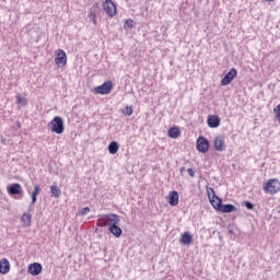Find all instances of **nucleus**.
Here are the masks:
<instances>
[{
  "label": "nucleus",
  "mask_w": 280,
  "mask_h": 280,
  "mask_svg": "<svg viewBox=\"0 0 280 280\" xmlns=\"http://www.w3.org/2000/svg\"><path fill=\"white\" fill-rule=\"evenodd\" d=\"M105 224H107L108 229H110L112 226H116L117 224H119V222H121L119 214L116 213L105 214Z\"/></svg>",
  "instance_id": "10"
},
{
  "label": "nucleus",
  "mask_w": 280,
  "mask_h": 280,
  "mask_svg": "<svg viewBox=\"0 0 280 280\" xmlns=\"http://www.w3.org/2000/svg\"><path fill=\"white\" fill-rule=\"evenodd\" d=\"M32 201H31V207H34L36 205V201L38 200V197H34L31 195Z\"/></svg>",
  "instance_id": "31"
},
{
  "label": "nucleus",
  "mask_w": 280,
  "mask_h": 280,
  "mask_svg": "<svg viewBox=\"0 0 280 280\" xmlns=\"http://www.w3.org/2000/svg\"><path fill=\"white\" fill-rule=\"evenodd\" d=\"M107 150L109 154H117V152H119V143L117 141H112L108 144Z\"/></svg>",
  "instance_id": "19"
},
{
  "label": "nucleus",
  "mask_w": 280,
  "mask_h": 280,
  "mask_svg": "<svg viewBox=\"0 0 280 280\" xmlns=\"http://www.w3.org/2000/svg\"><path fill=\"white\" fill-rule=\"evenodd\" d=\"M170 139H178L180 137V128L178 127H171L167 131Z\"/></svg>",
  "instance_id": "18"
},
{
  "label": "nucleus",
  "mask_w": 280,
  "mask_h": 280,
  "mask_svg": "<svg viewBox=\"0 0 280 280\" xmlns=\"http://www.w3.org/2000/svg\"><path fill=\"white\" fill-rule=\"evenodd\" d=\"M124 27L125 30H132V27H135V21H132L131 19L126 20L124 23Z\"/></svg>",
  "instance_id": "22"
},
{
  "label": "nucleus",
  "mask_w": 280,
  "mask_h": 280,
  "mask_svg": "<svg viewBox=\"0 0 280 280\" xmlns=\"http://www.w3.org/2000/svg\"><path fill=\"white\" fill-rule=\"evenodd\" d=\"M230 235H233V229L229 230Z\"/></svg>",
  "instance_id": "35"
},
{
  "label": "nucleus",
  "mask_w": 280,
  "mask_h": 280,
  "mask_svg": "<svg viewBox=\"0 0 280 280\" xmlns=\"http://www.w3.org/2000/svg\"><path fill=\"white\" fill-rule=\"evenodd\" d=\"M122 113H125V115H128V117H130L133 113L132 107L126 106V108H125V110H122Z\"/></svg>",
  "instance_id": "27"
},
{
  "label": "nucleus",
  "mask_w": 280,
  "mask_h": 280,
  "mask_svg": "<svg viewBox=\"0 0 280 280\" xmlns=\"http://www.w3.org/2000/svg\"><path fill=\"white\" fill-rule=\"evenodd\" d=\"M28 275H32V277H38L40 272H43V265L40 262H32L27 267Z\"/></svg>",
  "instance_id": "11"
},
{
  "label": "nucleus",
  "mask_w": 280,
  "mask_h": 280,
  "mask_svg": "<svg viewBox=\"0 0 280 280\" xmlns=\"http://www.w3.org/2000/svg\"><path fill=\"white\" fill-rule=\"evenodd\" d=\"M96 225H97V226H102V228L107 226V224H106V219H105V214L102 215V217L96 221Z\"/></svg>",
  "instance_id": "25"
},
{
  "label": "nucleus",
  "mask_w": 280,
  "mask_h": 280,
  "mask_svg": "<svg viewBox=\"0 0 280 280\" xmlns=\"http://www.w3.org/2000/svg\"><path fill=\"white\" fill-rule=\"evenodd\" d=\"M178 200H179V196H178V191L176 190H172L168 194V198H167V202L171 207H176L178 206Z\"/></svg>",
  "instance_id": "14"
},
{
  "label": "nucleus",
  "mask_w": 280,
  "mask_h": 280,
  "mask_svg": "<svg viewBox=\"0 0 280 280\" xmlns=\"http://www.w3.org/2000/svg\"><path fill=\"white\" fill-rule=\"evenodd\" d=\"M210 145L211 144L209 142V139L205 138V136H199L197 138L196 148L201 154H207L209 152Z\"/></svg>",
  "instance_id": "4"
},
{
  "label": "nucleus",
  "mask_w": 280,
  "mask_h": 280,
  "mask_svg": "<svg viewBox=\"0 0 280 280\" xmlns=\"http://www.w3.org/2000/svg\"><path fill=\"white\" fill-rule=\"evenodd\" d=\"M179 172H180V175L183 176V173L185 172V166H182V167L179 168Z\"/></svg>",
  "instance_id": "34"
},
{
  "label": "nucleus",
  "mask_w": 280,
  "mask_h": 280,
  "mask_svg": "<svg viewBox=\"0 0 280 280\" xmlns=\"http://www.w3.org/2000/svg\"><path fill=\"white\" fill-rule=\"evenodd\" d=\"M16 104H20L21 106H27V98L21 96V94H18Z\"/></svg>",
  "instance_id": "21"
},
{
  "label": "nucleus",
  "mask_w": 280,
  "mask_h": 280,
  "mask_svg": "<svg viewBox=\"0 0 280 280\" xmlns=\"http://www.w3.org/2000/svg\"><path fill=\"white\" fill-rule=\"evenodd\" d=\"M187 173L189 174V176H190L191 178H194V176H196V172L194 171V168H188V170H187Z\"/></svg>",
  "instance_id": "30"
},
{
  "label": "nucleus",
  "mask_w": 280,
  "mask_h": 280,
  "mask_svg": "<svg viewBox=\"0 0 280 280\" xmlns=\"http://www.w3.org/2000/svg\"><path fill=\"white\" fill-rule=\"evenodd\" d=\"M103 10L110 18L117 14V8L115 7V2H113V0H105V2H103Z\"/></svg>",
  "instance_id": "6"
},
{
  "label": "nucleus",
  "mask_w": 280,
  "mask_h": 280,
  "mask_svg": "<svg viewBox=\"0 0 280 280\" xmlns=\"http://www.w3.org/2000/svg\"><path fill=\"white\" fill-rule=\"evenodd\" d=\"M89 211H91V208L85 207V208H83V209L81 210L80 215H86V214L89 213Z\"/></svg>",
  "instance_id": "29"
},
{
  "label": "nucleus",
  "mask_w": 280,
  "mask_h": 280,
  "mask_svg": "<svg viewBox=\"0 0 280 280\" xmlns=\"http://www.w3.org/2000/svg\"><path fill=\"white\" fill-rule=\"evenodd\" d=\"M49 126L51 132H55V135H62L65 132V120L60 116H55L49 122Z\"/></svg>",
  "instance_id": "2"
},
{
  "label": "nucleus",
  "mask_w": 280,
  "mask_h": 280,
  "mask_svg": "<svg viewBox=\"0 0 280 280\" xmlns=\"http://www.w3.org/2000/svg\"><path fill=\"white\" fill-rule=\"evenodd\" d=\"M55 65H58V67H65L67 65V52L62 49H58L55 55Z\"/></svg>",
  "instance_id": "12"
},
{
  "label": "nucleus",
  "mask_w": 280,
  "mask_h": 280,
  "mask_svg": "<svg viewBox=\"0 0 280 280\" xmlns=\"http://www.w3.org/2000/svg\"><path fill=\"white\" fill-rule=\"evenodd\" d=\"M38 194H40V186L38 184H36L34 186V191L32 192L31 196L35 197V198H38Z\"/></svg>",
  "instance_id": "26"
},
{
  "label": "nucleus",
  "mask_w": 280,
  "mask_h": 280,
  "mask_svg": "<svg viewBox=\"0 0 280 280\" xmlns=\"http://www.w3.org/2000/svg\"><path fill=\"white\" fill-rule=\"evenodd\" d=\"M242 206L248 209V211H255V203L250 201H243Z\"/></svg>",
  "instance_id": "23"
},
{
  "label": "nucleus",
  "mask_w": 280,
  "mask_h": 280,
  "mask_svg": "<svg viewBox=\"0 0 280 280\" xmlns=\"http://www.w3.org/2000/svg\"><path fill=\"white\" fill-rule=\"evenodd\" d=\"M50 191L55 198H60V195L62 194V190H60V187H58L57 185L50 186Z\"/></svg>",
  "instance_id": "20"
},
{
  "label": "nucleus",
  "mask_w": 280,
  "mask_h": 280,
  "mask_svg": "<svg viewBox=\"0 0 280 280\" xmlns=\"http://www.w3.org/2000/svg\"><path fill=\"white\" fill-rule=\"evenodd\" d=\"M32 207H33L32 203H30L28 211H32Z\"/></svg>",
  "instance_id": "36"
},
{
  "label": "nucleus",
  "mask_w": 280,
  "mask_h": 280,
  "mask_svg": "<svg viewBox=\"0 0 280 280\" xmlns=\"http://www.w3.org/2000/svg\"><path fill=\"white\" fill-rule=\"evenodd\" d=\"M180 244L183 246H189L194 242V236H191V233L189 232H184L179 238Z\"/></svg>",
  "instance_id": "15"
},
{
  "label": "nucleus",
  "mask_w": 280,
  "mask_h": 280,
  "mask_svg": "<svg viewBox=\"0 0 280 280\" xmlns=\"http://www.w3.org/2000/svg\"><path fill=\"white\" fill-rule=\"evenodd\" d=\"M273 113H276L277 119L280 121V104L277 105Z\"/></svg>",
  "instance_id": "28"
},
{
  "label": "nucleus",
  "mask_w": 280,
  "mask_h": 280,
  "mask_svg": "<svg viewBox=\"0 0 280 280\" xmlns=\"http://www.w3.org/2000/svg\"><path fill=\"white\" fill-rule=\"evenodd\" d=\"M108 232L116 238H119L121 235H124V230H121L119 224L112 225L110 228H108Z\"/></svg>",
  "instance_id": "16"
},
{
  "label": "nucleus",
  "mask_w": 280,
  "mask_h": 280,
  "mask_svg": "<svg viewBox=\"0 0 280 280\" xmlns=\"http://www.w3.org/2000/svg\"><path fill=\"white\" fill-rule=\"evenodd\" d=\"M207 194L210 201V205L215 209V211H220L221 213H233L237 211V207L232 203H222V199L215 195V190L211 187H207Z\"/></svg>",
  "instance_id": "1"
},
{
  "label": "nucleus",
  "mask_w": 280,
  "mask_h": 280,
  "mask_svg": "<svg viewBox=\"0 0 280 280\" xmlns=\"http://www.w3.org/2000/svg\"><path fill=\"white\" fill-rule=\"evenodd\" d=\"M213 148L217 152H224L226 150V143L224 141V136L219 135L213 140Z\"/></svg>",
  "instance_id": "8"
},
{
  "label": "nucleus",
  "mask_w": 280,
  "mask_h": 280,
  "mask_svg": "<svg viewBox=\"0 0 280 280\" xmlns=\"http://www.w3.org/2000/svg\"><path fill=\"white\" fill-rule=\"evenodd\" d=\"M222 119L218 115H211L207 119V124L209 128H220Z\"/></svg>",
  "instance_id": "13"
},
{
  "label": "nucleus",
  "mask_w": 280,
  "mask_h": 280,
  "mask_svg": "<svg viewBox=\"0 0 280 280\" xmlns=\"http://www.w3.org/2000/svg\"><path fill=\"white\" fill-rule=\"evenodd\" d=\"M93 16H95V11L92 10L89 14V19H93Z\"/></svg>",
  "instance_id": "33"
},
{
  "label": "nucleus",
  "mask_w": 280,
  "mask_h": 280,
  "mask_svg": "<svg viewBox=\"0 0 280 280\" xmlns=\"http://www.w3.org/2000/svg\"><path fill=\"white\" fill-rule=\"evenodd\" d=\"M266 1H269V2H271V1H275V0H266Z\"/></svg>",
  "instance_id": "38"
},
{
  "label": "nucleus",
  "mask_w": 280,
  "mask_h": 280,
  "mask_svg": "<svg viewBox=\"0 0 280 280\" xmlns=\"http://www.w3.org/2000/svg\"><path fill=\"white\" fill-rule=\"evenodd\" d=\"M264 189L266 191V194H278V191H280V182L277 178L273 179H269L266 182Z\"/></svg>",
  "instance_id": "3"
},
{
  "label": "nucleus",
  "mask_w": 280,
  "mask_h": 280,
  "mask_svg": "<svg viewBox=\"0 0 280 280\" xmlns=\"http://www.w3.org/2000/svg\"><path fill=\"white\" fill-rule=\"evenodd\" d=\"M22 222H27L28 224H32V214H30V212H24L22 214Z\"/></svg>",
  "instance_id": "24"
},
{
  "label": "nucleus",
  "mask_w": 280,
  "mask_h": 280,
  "mask_svg": "<svg viewBox=\"0 0 280 280\" xmlns=\"http://www.w3.org/2000/svg\"><path fill=\"white\" fill-rule=\"evenodd\" d=\"M91 21L94 25H97V18L96 15H94L93 18H91Z\"/></svg>",
  "instance_id": "32"
},
{
  "label": "nucleus",
  "mask_w": 280,
  "mask_h": 280,
  "mask_svg": "<svg viewBox=\"0 0 280 280\" xmlns=\"http://www.w3.org/2000/svg\"><path fill=\"white\" fill-rule=\"evenodd\" d=\"M10 272V261L7 258L0 260V275H8Z\"/></svg>",
  "instance_id": "17"
},
{
  "label": "nucleus",
  "mask_w": 280,
  "mask_h": 280,
  "mask_svg": "<svg viewBox=\"0 0 280 280\" xmlns=\"http://www.w3.org/2000/svg\"><path fill=\"white\" fill-rule=\"evenodd\" d=\"M113 91V81H105L102 85L94 88V93L96 95H108Z\"/></svg>",
  "instance_id": "5"
},
{
  "label": "nucleus",
  "mask_w": 280,
  "mask_h": 280,
  "mask_svg": "<svg viewBox=\"0 0 280 280\" xmlns=\"http://www.w3.org/2000/svg\"><path fill=\"white\" fill-rule=\"evenodd\" d=\"M7 191L9 196H21L23 195V187L19 183H13L7 187Z\"/></svg>",
  "instance_id": "9"
},
{
  "label": "nucleus",
  "mask_w": 280,
  "mask_h": 280,
  "mask_svg": "<svg viewBox=\"0 0 280 280\" xmlns=\"http://www.w3.org/2000/svg\"><path fill=\"white\" fill-rule=\"evenodd\" d=\"M234 78H237V69L232 68L230 71L222 78L221 86H229L233 82Z\"/></svg>",
  "instance_id": "7"
},
{
  "label": "nucleus",
  "mask_w": 280,
  "mask_h": 280,
  "mask_svg": "<svg viewBox=\"0 0 280 280\" xmlns=\"http://www.w3.org/2000/svg\"><path fill=\"white\" fill-rule=\"evenodd\" d=\"M94 5H95V8H97L98 3L96 2V3H94Z\"/></svg>",
  "instance_id": "37"
}]
</instances>
